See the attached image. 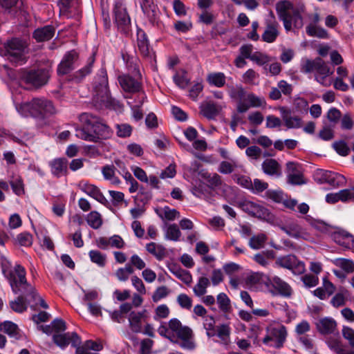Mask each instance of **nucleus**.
Listing matches in <instances>:
<instances>
[{"instance_id":"63","label":"nucleus","mask_w":354,"mask_h":354,"mask_svg":"<svg viewBox=\"0 0 354 354\" xmlns=\"http://www.w3.org/2000/svg\"><path fill=\"white\" fill-rule=\"evenodd\" d=\"M218 337L225 343H227L229 340L230 335V328L227 324H222L217 326L216 329Z\"/></svg>"},{"instance_id":"24","label":"nucleus","mask_w":354,"mask_h":354,"mask_svg":"<svg viewBox=\"0 0 354 354\" xmlns=\"http://www.w3.org/2000/svg\"><path fill=\"white\" fill-rule=\"evenodd\" d=\"M261 168L264 174H266V175L273 176L275 178H279L282 175L281 166L275 159H266L262 162Z\"/></svg>"},{"instance_id":"4","label":"nucleus","mask_w":354,"mask_h":354,"mask_svg":"<svg viewBox=\"0 0 354 354\" xmlns=\"http://www.w3.org/2000/svg\"><path fill=\"white\" fill-rule=\"evenodd\" d=\"M276 11L286 31H290L292 27L299 29L303 26V18L299 9L295 8L290 1L281 0L277 2Z\"/></svg>"},{"instance_id":"34","label":"nucleus","mask_w":354,"mask_h":354,"mask_svg":"<svg viewBox=\"0 0 354 354\" xmlns=\"http://www.w3.org/2000/svg\"><path fill=\"white\" fill-rule=\"evenodd\" d=\"M0 330L15 339L21 338V330L18 326L11 321H5L0 324Z\"/></svg>"},{"instance_id":"60","label":"nucleus","mask_w":354,"mask_h":354,"mask_svg":"<svg viewBox=\"0 0 354 354\" xmlns=\"http://www.w3.org/2000/svg\"><path fill=\"white\" fill-rule=\"evenodd\" d=\"M236 167L237 165L234 160H231L230 162L223 161L219 165L218 171L221 174H231Z\"/></svg>"},{"instance_id":"30","label":"nucleus","mask_w":354,"mask_h":354,"mask_svg":"<svg viewBox=\"0 0 354 354\" xmlns=\"http://www.w3.org/2000/svg\"><path fill=\"white\" fill-rule=\"evenodd\" d=\"M51 172L53 176L59 178L68 174V161L65 158H57L50 163Z\"/></svg>"},{"instance_id":"48","label":"nucleus","mask_w":354,"mask_h":354,"mask_svg":"<svg viewBox=\"0 0 354 354\" xmlns=\"http://www.w3.org/2000/svg\"><path fill=\"white\" fill-rule=\"evenodd\" d=\"M209 285V279L206 277H201L194 287L193 291L197 297L203 296L207 292V288Z\"/></svg>"},{"instance_id":"27","label":"nucleus","mask_w":354,"mask_h":354,"mask_svg":"<svg viewBox=\"0 0 354 354\" xmlns=\"http://www.w3.org/2000/svg\"><path fill=\"white\" fill-rule=\"evenodd\" d=\"M31 295H27V293H20V295L14 300L9 302L10 308L15 313H23L28 309V305L30 304L28 298Z\"/></svg>"},{"instance_id":"46","label":"nucleus","mask_w":354,"mask_h":354,"mask_svg":"<svg viewBox=\"0 0 354 354\" xmlns=\"http://www.w3.org/2000/svg\"><path fill=\"white\" fill-rule=\"evenodd\" d=\"M268 236L264 233H259L252 236L249 241V245L254 250H259L265 246Z\"/></svg>"},{"instance_id":"39","label":"nucleus","mask_w":354,"mask_h":354,"mask_svg":"<svg viewBox=\"0 0 354 354\" xmlns=\"http://www.w3.org/2000/svg\"><path fill=\"white\" fill-rule=\"evenodd\" d=\"M9 184L17 196H21L25 194L24 180L20 176H12L9 180Z\"/></svg>"},{"instance_id":"28","label":"nucleus","mask_w":354,"mask_h":354,"mask_svg":"<svg viewBox=\"0 0 354 354\" xmlns=\"http://www.w3.org/2000/svg\"><path fill=\"white\" fill-rule=\"evenodd\" d=\"M282 120L288 129H298L301 127V119L299 116L292 115L291 111L282 108L281 109Z\"/></svg>"},{"instance_id":"13","label":"nucleus","mask_w":354,"mask_h":354,"mask_svg":"<svg viewBox=\"0 0 354 354\" xmlns=\"http://www.w3.org/2000/svg\"><path fill=\"white\" fill-rule=\"evenodd\" d=\"M53 340L56 345L61 348H65L71 344L73 347L77 348L81 344V338L75 332L54 334Z\"/></svg>"},{"instance_id":"29","label":"nucleus","mask_w":354,"mask_h":354,"mask_svg":"<svg viewBox=\"0 0 354 354\" xmlns=\"http://www.w3.org/2000/svg\"><path fill=\"white\" fill-rule=\"evenodd\" d=\"M317 330L323 335L335 333L337 329L336 322L330 317L320 319L316 324Z\"/></svg>"},{"instance_id":"1","label":"nucleus","mask_w":354,"mask_h":354,"mask_svg":"<svg viewBox=\"0 0 354 354\" xmlns=\"http://www.w3.org/2000/svg\"><path fill=\"white\" fill-rule=\"evenodd\" d=\"M2 273L8 279L14 294L27 293V295L35 299L37 290L27 281L25 268L20 264H16L12 268L8 261L1 263Z\"/></svg>"},{"instance_id":"56","label":"nucleus","mask_w":354,"mask_h":354,"mask_svg":"<svg viewBox=\"0 0 354 354\" xmlns=\"http://www.w3.org/2000/svg\"><path fill=\"white\" fill-rule=\"evenodd\" d=\"M140 4L142 12L148 17L154 15L156 5L153 0H136Z\"/></svg>"},{"instance_id":"45","label":"nucleus","mask_w":354,"mask_h":354,"mask_svg":"<svg viewBox=\"0 0 354 354\" xmlns=\"http://www.w3.org/2000/svg\"><path fill=\"white\" fill-rule=\"evenodd\" d=\"M95 62L94 55H91L88 57L87 63L85 66L76 71L74 74V77L80 81L83 79L85 76L90 74L92 71L93 64Z\"/></svg>"},{"instance_id":"15","label":"nucleus","mask_w":354,"mask_h":354,"mask_svg":"<svg viewBox=\"0 0 354 354\" xmlns=\"http://www.w3.org/2000/svg\"><path fill=\"white\" fill-rule=\"evenodd\" d=\"M287 182L292 185H300L305 183L301 166L295 162L286 163Z\"/></svg>"},{"instance_id":"6","label":"nucleus","mask_w":354,"mask_h":354,"mask_svg":"<svg viewBox=\"0 0 354 354\" xmlns=\"http://www.w3.org/2000/svg\"><path fill=\"white\" fill-rule=\"evenodd\" d=\"M300 71L303 73H315V79L324 86H330V83L326 82V79L332 73L330 68L321 57L314 59H303L301 62Z\"/></svg>"},{"instance_id":"9","label":"nucleus","mask_w":354,"mask_h":354,"mask_svg":"<svg viewBox=\"0 0 354 354\" xmlns=\"http://www.w3.org/2000/svg\"><path fill=\"white\" fill-rule=\"evenodd\" d=\"M113 13L118 30L126 33L131 26V19L127 13L124 0H115Z\"/></svg>"},{"instance_id":"19","label":"nucleus","mask_w":354,"mask_h":354,"mask_svg":"<svg viewBox=\"0 0 354 354\" xmlns=\"http://www.w3.org/2000/svg\"><path fill=\"white\" fill-rule=\"evenodd\" d=\"M93 118L95 120L91 123L92 133L95 137V141L97 142L100 139H106L111 135V131L109 126L102 122V120L93 115Z\"/></svg>"},{"instance_id":"11","label":"nucleus","mask_w":354,"mask_h":354,"mask_svg":"<svg viewBox=\"0 0 354 354\" xmlns=\"http://www.w3.org/2000/svg\"><path fill=\"white\" fill-rule=\"evenodd\" d=\"M80 120L82 123V127L76 129L75 136L78 138L86 141L94 142L95 137L93 133H92L91 127V123L95 122L93 118V115L88 113H84L80 115Z\"/></svg>"},{"instance_id":"23","label":"nucleus","mask_w":354,"mask_h":354,"mask_svg":"<svg viewBox=\"0 0 354 354\" xmlns=\"http://www.w3.org/2000/svg\"><path fill=\"white\" fill-rule=\"evenodd\" d=\"M326 201L328 203H335L339 201L342 202L354 201V187L342 189L337 193L328 194Z\"/></svg>"},{"instance_id":"16","label":"nucleus","mask_w":354,"mask_h":354,"mask_svg":"<svg viewBox=\"0 0 354 354\" xmlns=\"http://www.w3.org/2000/svg\"><path fill=\"white\" fill-rule=\"evenodd\" d=\"M79 55L75 50H72L67 52L60 64L57 67V73L59 75H66L69 73L74 69L75 64L78 60Z\"/></svg>"},{"instance_id":"3","label":"nucleus","mask_w":354,"mask_h":354,"mask_svg":"<svg viewBox=\"0 0 354 354\" xmlns=\"http://www.w3.org/2000/svg\"><path fill=\"white\" fill-rule=\"evenodd\" d=\"M99 79L98 84L95 85L96 95L93 98L94 106L100 109L107 108L115 111L122 110V104L110 95L108 77L105 70L101 71Z\"/></svg>"},{"instance_id":"33","label":"nucleus","mask_w":354,"mask_h":354,"mask_svg":"<svg viewBox=\"0 0 354 354\" xmlns=\"http://www.w3.org/2000/svg\"><path fill=\"white\" fill-rule=\"evenodd\" d=\"M81 189L87 195L93 198L102 204H105L106 199L100 192V189L94 185L84 183L81 186Z\"/></svg>"},{"instance_id":"35","label":"nucleus","mask_w":354,"mask_h":354,"mask_svg":"<svg viewBox=\"0 0 354 354\" xmlns=\"http://www.w3.org/2000/svg\"><path fill=\"white\" fill-rule=\"evenodd\" d=\"M283 230L290 236L295 239H308L309 235L300 225L297 223H291L284 227Z\"/></svg>"},{"instance_id":"21","label":"nucleus","mask_w":354,"mask_h":354,"mask_svg":"<svg viewBox=\"0 0 354 354\" xmlns=\"http://www.w3.org/2000/svg\"><path fill=\"white\" fill-rule=\"evenodd\" d=\"M137 48L140 55L145 58H152L153 53L149 46L147 36L144 30L138 29L137 31Z\"/></svg>"},{"instance_id":"43","label":"nucleus","mask_w":354,"mask_h":354,"mask_svg":"<svg viewBox=\"0 0 354 354\" xmlns=\"http://www.w3.org/2000/svg\"><path fill=\"white\" fill-rule=\"evenodd\" d=\"M346 183V178L343 175L329 171L326 183L328 184L332 187H337L344 185Z\"/></svg>"},{"instance_id":"26","label":"nucleus","mask_w":354,"mask_h":354,"mask_svg":"<svg viewBox=\"0 0 354 354\" xmlns=\"http://www.w3.org/2000/svg\"><path fill=\"white\" fill-rule=\"evenodd\" d=\"M147 317V310L140 312H131L129 317L131 330L136 333H142V319Z\"/></svg>"},{"instance_id":"25","label":"nucleus","mask_w":354,"mask_h":354,"mask_svg":"<svg viewBox=\"0 0 354 354\" xmlns=\"http://www.w3.org/2000/svg\"><path fill=\"white\" fill-rule=\"evenodd\" d=\"M55 31L56 29L53 26L46 25L35 29L32 32V37L37 42L47 41L54 37Z\"/></svg>"},{"instance_id":"51","label":"nucleus","mask_w":354,"mask_h":354,"mask_svg":"<svg viewBox=\"0 0 354 354\" xmlns=\"http://www.w3.org/2000/svg\"><path fill=\"white\" fill-rule=\"evenodd\" d=\"M91 261L100 268H104L106 263V255L98 250H91L88 253Z\"/></svg>"},{"instance_id":"36","label":"nucleus","mask_w":354,"mask_h":354,"mask_svg":"<svg viewBox=\"0 0 354 354\" xmlns=\"http://www.w3.org/2000/svg\"><path fill=\"white\" fill-rule=\"evenodd\" d=\"M169 270L178 279L186 284H189L192 281V277L189 271L182 269L178 265L171 263L168 266Z\"/></svg>"},{"instance_id":"50","label":"nucleus","mask_w":354,"mask_h":354,"mask_svg":"<svg viewBox=\"0 0 354 354\" xmlns=\"http://www.w3.org/2000/svg\"><path fill=\"white\" fill-rule=\"evenodd\" d=\"M181 236V232L179 230L178 226L174 224H169L167 225L165 229V237L166 239L178 241Z\"/></svg>"},{"instance_id":"32","label":"nucleus","mask_w":354,"mask_h":354,"mask_svg":"<svg viewBox=\"0 0 354 354\" xmlns=\"http://www.w3.org/2000/svg\"><path fill=\"white\" fill-rule=\"evenodd\" d=\"M201 113L208 120L214 119L219 113L221 107L212 101L205 102L200 106Z\"/></svg>"},{"instance_id":"14","label":"nucleus","mask_w":354,"mask_h":354,"mask_svg":"<svg viewBox=\"0 0 354 354\" xmlns=\"http://www.w3.org/2000/svg\"><path fill=\"white\" fill-rule=\"evenodd\" d=\"M53 340L56 345L61 348H65L71 344L73 347L77 348L81 344V338L75 332L54 334Z\"/></svg>"},{"instance_id":"20","label":"nucleus","mask_w":354,"mask_h":354,"mask_svg":"<svg viewBox=\"0 0 354 354\" xmlns=\"http://www.w3.org/2000/svg\"><path fill=\"white\" fill-rule=\"evenodd\" d=\"M245 96L246 100L249 104H247L243 101H239L236 107L239 113H245L250 107H261L266 104L264 98L258 97L252 93H248Z\"/></svg>"},{"instance_id":"55","label":"nucleus","mask_w":354,"mask_h":354,"mask_svg":"<svg viewBox=\"0 0 354 354\" xmlns=\"http://www.w3.org/2000/svg\"><path fill=\"white\" fill-rule=\"evenodd\" d=\"M134 269L129 263L125 267L120 268L115 271V277L120 281H126L128 280L129 275L133 273Z\"/></svg>"},{"instance_id":"2","label":"nucleus","mask_w":354,"mask_h":354,"mask_svg":"<svg viewBox=\"0 0 354 354\" xmlns=\"http://www.w3.org/2000/svg\"><path fill=\"white\" fill-rule=\"evenodd\" d=\"M158 333L160 336L170 340L175 334L182 341L180 346L183 348L192 350L195 348L192 328L187 326H183L180 320L176 318L170 319L167 325L166 322H162L158 328Z\"/></svg>"},{"instance_id":"62","label":"nucleus","mask_w":354,"mask_h":354,"mask_svg":"<svg viewBox=\"0 0 354 354\" xmlns=\"http://www.w3.org/2000/svg\"><path fill=\"white\" fill-rule=\"evenodd\" d=\"M122 176L125 179L127 183L130 184V187L129 189L130 193H135L138 190L139 184L133 177L131 174L128 171H124L122 174Z\"/></svg>"},{"instance_id":"49","label":"nucleus","mask_w":354,"mask_h":354,"mask_svg":"<svg viewBox=\"0 0 354 354\" xmlns=\"http://www.w3.org/2000/svg\"><path fill=\"white\" fill-rule=\"evenodd\" d=\"M88 225L93 229H99L103 223L101 214L97 211H91L86 217Z\"/></svg>"},{"instance_id":"5","label":"nucleus","mask_w":354,"mask_h":354,"mask_svg":"<svg viewBox=\"0 0 354 354\" xmlns=\"http://www.w3.org/2000/svg\"><path fill=\"white\" fill-rule=\"evenodd\" d=\"M17 109L25 116L30 115L38 118H44L56 113L53 102L44 97L33 98L28 102L20 104Z\"/></svg>"},{"instance_id":"59","label":"nucleus","mask_w":354,"mask_h":354,"mask_svg":"<svg viewBox=\"0 0 354 354\" xmlns=\"http://www.w3.org/2000/svg\"><path fill=\"white\" fill-rule=\"evenodd\" d=\"M250 60L259 66H263L268 63L270 61V58L266 53H261L260 51H255L254 52Z\"/></svg>"},{"instance_id":"54","label":"nucleus","mask_w":354,"mask_h":354,"mask_svg":"<svg viewBox=\"0 0 354 354\" xmlns=\"http://www.w3.org/2000/svg\"><path fill=\"white\" fill-rule=\"evenodd\" d=\"M266 276L259 272H253L248 274L245 278V283L248 286H254L262 283H266Z\"/></svg>"},{"instance_id":"64","label":"nucleus","mask_w":354,"mask_h":354,"mask_svg":"<svg viewBox=\"0 0 354 354\" xmlns=\"http://www.w3.org/2000/svg\"><path fill=\"white\" fill-rule=\"evenodd\" d=\"M177 302L183 309L190 310L192 308V299L185 293H181L177 297Z\"/></svg>"},{"instance_id":"40","label":"nucleus","mask_w":354,"mask_h":354,"mask_svg":"<svg viewBox=\"0 0 354 354\" xmlns=\"http://www.w3.org/2000/svg\"><path fill=\"white\" fill-rule=\"evenodd\" d=\"M104 178L113 185H118L120 180L115 176V167L113 165H106L102 168Z\"/></svg>"},{"instance_id":"37","label":"nucleus","mask_w":354,"mask_h":354,"mask_svg":"<svg viewBox=\"0 0 354 354\" xmlns=\"http://www.w3.org/2000/svg\"><path fill=\"white\" fill-rule=\"evenodd\" d=\"M146 250L156 257V259L160 261L166 257V248L155 242H151L146 245Z\"/></svg>"},{"instance_id":"38","label":"nucleus","mask_w":354,"mask_h":354,"mask_svg":"<svg viewBox=\"0 0 354 354\" xmlns=\"http://www.w3.org/2000/svg\"><path fill=\"white\" fill-rule=\"evenodd\" d=\"M138 104L136 105H133L131 102L128 101V104L131 106L132 110V115L135 120L138 121L142 119L143 113L141 110L140 107L144 103L145 99L146 98V95L145 93L142 91V93H139L137 95Z\"/></svg>"},{"instance_id":"8","label":"nucleus","mask_w":354,"mask_h":354,"mask_svg":"<svg viewBox=\"0 0 354 354\" xmlns=\"http://www.w3.org/2000/svg\"><path fill=\"white\" fill-rule=\"evenodd\" d=\"M49 71L47 69L26 70L19 71V78L25 84L35 87H40L46 84L49 79Z\"/></svg>"},{"instance_id":"61","label":"nucleus","mask_w":354,"mask_h":354,"mask_svg":"<svg viewBox=\"0 0 354 354\" xmlns=\"http://www.w3.org/2000/svg\"><path fill=\"white\" fill-rule=\"evenodd\" d=\"M117 136L120 138H127L131 135L132 127L128 124H116Z\"/></svg>"},{"instance_id":"47","label":"nucleus","mask_w":354,"mask_h":354,"mask_svg":"<svg viewBox=\"0 0 354 354\" xmlns=\"http://www.w3.org/2000/svg\"><path fill=\"white\" fill-rule=\"evenodd\" d=\"M219 309L224 313H230L232 311L231 301L227 295L221 292L216 297Z\"/></svg>"},{"instance_id":"10","label":"nucleus","mask_w":354,"mask_h":354,"mask_svg":"<svg viewBox=\"0 0 354 354\" xmlns=\"http://www.w3.org/2000/svg\"><path fill=\"white\" fill-rule=\"evenodd\" d=\"M238 206L243 212L251 216L260 219H266L270 218L269 210L259 203L249 200H244L239 202Z\"/></svg>"},{"instance_id":"53","label":"nucleus","mask_w":354,"mask_h":354,"mask_svg":"<svg viewBox=\"0 0 354 354\" xmlns=\"http://www.w3.org/2000/svg\"><path fill=\"white\" fill-rule=\"evenodd\" d=\"M296 262L297 258L295 255H287L279 257L276 261V263L279 266L289 270L292 269L293 266L296 264Z\"/></svg>"},{"instance_id":"18","label":"nucleus","mask_w":354,"mask_h":354,"mask_svg":"<svg viewBox=\"0 0 354 354\" xmlns=\"http://www.w3.org/2000/svg\"><path fill=\"white\" fill-rule=\"evenodd\" d=\"M59 9L61 14L68 18L78 17L81 13L79 0H61Z\"/></svg>"},{"instance_id":"31","label":"nucleus","mask_w":354,"mask_h":354,"mask_svg":"<svg viewBox=\"0 0 354 354\" xmlns=\"http://www.w3.org/2000/svg\"><path fill=\"white\" fill-rule=\"evenodd\" d=\"M270 282L279 295L285 297L291 296L292 292L291 287L279 277H274Z\"/></svg>"},{"instance_id":"41","label":"nucleus","mask_w":354,"mask_h":354,"mask_svg":"<svg viewBox=\"0 0 354 354\" xmlns=\"http://www.w3.org/2000/svg\"><path fill=\"white\" fill-rule=\"evenodd\" d=\"M225 81L226 77L221 72L212 73L207 76L208 84L218 88L223 87L225 84Z\"/></svg>"},{"instance_id":"22","label":"nucleus","mask_w":354,"mask_h":354,"mask_svg":"<svg viewBox=\"0 0 354 354\" xmlns=\"http://www.w3.org/2000/svg\"><path fill=\"white\" fill-rule=\"evenodd\" d=\"M279 28L280 26L274 17L272 20L268 21L266 29L261 36L262 40L267 43L275 41L279 35Z\"/></svg>"},{"instance_id":"7","label":"nucleus","mask_w":354,"mask_h":354,"mask_svg":"<svg viewBox=\"0 0 354 354\" xmlns=\"http://www.w3.org/2000/svg\"><path fill=\"white\" fill-rule=\"evenodd\" d=\"M266 335L262 339L263 344L277 349L283 346L288 335L287 328L284 325H270L266 328Z\"/></svg>"},{"instance_id":"58","label":"nucleus","mask_w":354,"mask_h":354,"mask_svg":"<svg viewBox=\"0 0 354 354\" xmlns=\"http://www.w3.org/2000/svg\"><path fill=\"white\" fill-rule=\"evenodd\" d=\"M158 215L162 219L174 221L176 218L179 217L180 214L176 209L165 206L162 209V212L158 214Z\"/></svg>"},{"instance_id":"12","label":"nucleus","mask_w":354,"mask_h":354,"mask_svg":"<svg viewBox=\"0 0 354 354\" xmlns=\"http://www.w3.org/2000/svg\"><path fill=\"white\" fill-rule=\"evenodd\" d=\"M8 58L12 62L22 61L26 48L25 43L19 39H12L5 46Z\"/></svg>"},{"instance_id":"42","label":"nucleus","mask_w":354,"mask_h":354,"mask_svg":"<svg viewBox=\"0 0 354 354\" xmlns=\"http://www.w3.org/2000/svg\"><path fill=\"white\" fill-rule=\"evenodd\" d=\"M351 234L345 231L335 232L332 234L333 240L338 245L347 249L350 240H351Z\"/></svg>"},{"instance_id":"57","label":"nucleus","mask_w":354,"mask_h":354,"mask_svg":"<svg viewBox=\"0 0 354 354\" xmlns=\"http://www.w3.org/2000/svg\"><path fill=\"white\" fill-rule=\"evenodd\" d=\"M203 177L206 179L208 183V186L209 188L214 189L216 187H218L222 184L221 177L217 174H205Z\"/></svg>"},{"instance_id":"17","label":"nucleus","mask_w":354,"mask_h":354,"mask_svg":"<svg viewBox=\"0 0 354 354\" xmlns=\"http://www.w3.org/2000/svg\"><path fill=\"white\" fill-rule=\"evenodd\" d=\"M118 82L122 88L127 93H142V84L129 75L118 76Z\"/></svg>"},{"instance_id":"52","label":"nucleus","mask_w":354,"mask_h":354,"mask_svg":"<svg viewBox=\"0 0 354 354\" xmlns=\"http://www.w3.org/2000/svg\"><path fill=\"white\" fill-rule=\"evenodd\" d=\"M334 264L342 269L346 273H351L354 271L353 262L347 259L338 258L333 261Z\"/></svg>"},{"instance_id":"44","label":"nucleus","mask_w":354,"mask_h":354,"mask_svg":"<svg viewBox=\"0 0 354 354\" xmlns=\"http://www.w3.org/2000/svg\"><path fill=\"white\" fill-rule=\"evenodd\" d=\"M306 34L310 37L326 39L328 37L327 31L318 25H308L306 28Z\"/></svg>"}]
</instances>
